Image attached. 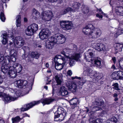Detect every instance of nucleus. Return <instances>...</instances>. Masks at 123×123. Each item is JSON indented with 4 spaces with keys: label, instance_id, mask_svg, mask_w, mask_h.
I'll use <instances>...</instances> for the list:
<instances>
[{
    "label": "nucleus",
    "instance_id": "13d9d810",
    "mask_svg": "<svg viewBox=\"0 0 123 123\" xmlns=\"http://www.w3.org/2000/svg\"><path fill=\"white\" fill-rule=\"evenodd\" d=\"M27 60L28 62H32L33 61V59H31L30 58H28Z\"/></svg>",
    "mask_w": 123,
    "mask_h": 123
},
{
    "label": "nucleus",
    "instance_id": "f704fd0d",
    "mask_svg": "<svg viewBox=\"0 0 123 123\" xmlns=\"http://www.w3.org/2000/svg\"><path fill=\"white\" fill-rule=\"evenodd\" d=\"M116 33L115 34V36L117 37L119 35L123 34V29L121 28H118Z\"/></svg>",
    "mask_w": 123,
    "mask_h": 123
},
{
    "label": "nucleus",
    "instance_id": "774afa93",
    "mask_svg": "<svg viewBox=\"0 0 123 123\" xmlns=\"http://www.w3.org/2000/svg\"><path fill=\"white\" fill-rule=\"evenodd\" d=\"M0 123H5L4 121L2 120H0Z\"/></svg>",
    "mask_w": 123,
    "mask_h": 123
},
{
    "label": "nucleus",
    "instance_id": "0e129e2a",
    "mask_svg": "<svg viewBox=\"0 0 123 123\" xmlns=\"http://www.w3.org/2000/svg\"><path fill=\"white\" fill-rule=\"evenodd\" d=\"M106 113V112L105 111H103L101 113V115L103 116L104 114Z\"/></svg>",
    "mask_w": 123,
    "mask_h": 123
},
{
    "label": "nucleus",
    "instance_id": "4468645a",
    "mask_svg": "<svg viewBox=\"0 0 123 123\" xmlns=\"http://www.w3.org/2000/svg\"><path fill=\"white\" fill-rule=\"evenodd\" d=\"M55 78L57 84H56V83L55 82H54L52 83L53 92L55 88L57 87L58 85H61L63 82L62 78L59 74H58L56 75L55 76Z\"/></svg>",
    "mask_w": 123,
    "mask_h": 123
},
{
    "label": "nucleus",
    "instance_id": "f8f14e48",
    "mask_svg": "<svg viewBox=\"0 0 123 123\" xmlns=\"http://www.w3.org/2000/svg\"><path fill=\"white\" fill-rule=\"evenodd\" d=\"M42 15V20L45 22L51 20L53 16V13L51 11L48 10L43 12Z\"/></svg>",
    "mask_w": 123,
    "mask_h": 123
},
{
    "label": "nucleus",
    "instance_id": "b1692460",
    "mask_svg": "<svg viewBox=\"0 0 123 123\" xmlns=\"http://www.w3.org/2000/svg\"><path fill=\"white\" fill-rule=\"evenodd\" d=\"M59 93L60 95L63 96L67 95L68 93L67 89L63 86L60 87Z\"/></svg>",
    "mask_w": 123,
    "mask_h": 123
},
{
    "label": "nucleus",
    "instance_id": "1a4fd4ad",
    "mask_svg": "<svg viewBox=\"0 0 123 123\" xmlns=\"http://www.w3.org/2000/svg\"><path fill=\"white\" fill-rule=\"evenodd\" d=\"M10 57L9 56L6 57L5 60L1 63V70L4 73H7L9 68L10 64L9 63Z\"/></svg>",
    "mask_w": 123,
    "mask_h": 123
},
{
    "label": "nucleus",
    "instance_id": "bb28decb",
    "mask_svg": "<svg viewBox=\"0 0 123 123\" xmlns=\"http://www.w3.org/2000/svg\"><path fill=\"white\" fill-rule=\"evenodd\" d=\"M68 89L69 91L73 92H75L77 90V86L74 84H72L68 86Z\"/></svg>",
    "mask_w": 123,
    "mask_h": 123
},
{
    "label": "nucleus",
    "instance_id": "603ef678",
    "mask_svg": "<svg viewBox=\"0 0 123 123\" xmlns=\"http://www.w3.org/2000/svg\"><path fill=\"white\" fill-rule=\"evenodd\" d=\"M118 91L117 92V93H118V94H121L122 93L123 91L122 90L120 89L119 88L118 90H117Z\"/></svg>",
    "mask_w": 123,
    "mask_h": 123
},
{
    "label": "nucleus",
    "instance_id": "0eeeda50",
    "mask_svg": "<svg viewBox=\"0 0 123 123\" xmlns=\"http://www.w3.org/2000/svg\"><path fill=\"white\" fill-rule=\"evenodd\" d=\"M15 84L17 85V86L20 88H26V90L28 92L26 93H28L29 91L31 90L32 86L27 85V82L25 80H17L15 81L14 82Z\"/></svg>",
    "mask_w": 123,
    "mask_h": 123
},
{
    "label": "nucleus",
    "instance_id": "58836bf2",
    "mask_svg": "<svg viewBox=\"0 0 123 123\" xmlns=\"http://www.w3.org/2000/svg\"><path fill=\"white\" fill-rule=\"evenodd\" d=\"M78 100L76 98H73L70 100L69 103L70 104H77L78 103Z\"/></svg>",
    "mask_w": 123,
    "mask_h": 123
},
{
    "label": "nucleus",
    "instance_id": "a19ab883",
    "mask_svg": "<svg viewBox=\"0 0 123 123\" xmlns=\"http://www.w3.org/2000/svg\"><path fill=\"white\" fill-rule=\"evenodd\" d=\"M103 120L100 119H97L96 120H93L91 122V123H102Z\"/></svg>",
    "mask_w": 123,
    "mask_h": 123
},
{
    "label": "nucleus",
    "instance_id": "473e14b6",
    "mask_svg": "<svg viewBox=\"0 0 123 123\" xmlns=\"http://www.w3.org/2000/svg\"><path fill=\"white\" fill-rule=\"evenodd\" d=\"M71 51V50L69 49H63V51L61 53L62 54L64 55L65 57H66V55H65V54H69V53Z\"/></svg>",
    "mask_w": 123,
    "mask_h": 123
},
{
    "label": "nucleus",
    "instance_id": "393cba45",
    "mask_svg": "<svg viewBox=\"0 0 123 123\" xmlns=\"http://www.w3.org/2000/svg\"><path fill=\"white\" fill-rule=\"evenodd\" d=\"M92 63L94 66L99 68H100L102 66L101 64V61L98 58L95 57Z\"/></svg>",
    "mask_w": 123,
    "mask_h": 123
},
{
    "label": "nucleus",
    "instance_id": "7ed1b4c3",
    "mask_svg": "<svg viewBox=\"0 0 123 123\" xmlns=\"http://www.w3.org/2000/svg\"><path fill=\"white\" fill-rule=\"evenodd\" d=\"M55 101V99L51 98H46L45 99H42L39 101H33L30 103L25 105L24 106L21 108V111H25L28 110L35 105L39 104L40 102L42 103L43 105L46 104H49Z\"/></svg>",
    "mask_w": 123,
    "mask_h": 123
},
{
    "label": "nucleus",
    "instance_id": "4c0bfd02",
    "mask_svg": "<svg viewBox=\"0 0 123 123\" xmlns=\"http://www.w3.org/2000/svg\"><path fill=\"white\" fill-rule=\"evenodd\" d=\"M0 17L1 20L3 22H4L6 18L5 17L4 11L3 10H2L0 12Z\"/></svg>",
    "mask_w": 123,
    "mask_h": 123
},
{
    "label": "nucleus",
    "instance_id": "338daca9",
    "mask_svg": "<svg viewBox=\"0 0 123 123\" xmlns=\"http://www.w3.org/2000/svg\"><path fill=\"white\" fill-rule=\"evenodd\" d=\"M111 68L112 69H116L114 65H112V66L111 67Z\"/></svg>",
    "mask_w": 123,
    "mask_h": 123
},
{
    "label": "nucleus",
    "instance_id": "6ab92c4d",
    "mask_svg": "<svg viewBox=\"0 0 123 123\" xmlns=\"http://www.w3.org/2000/svg\"><path fill=\"white\" fill-rule=\"evenodd\" d=\"M62 60L63 62L62 63H60L58 62H56L55 64V69L58 70H62L63 67L67 63L66 61V59L64 58H62Z\"/></svg>",
    "mask_w": 123,
    "mask_h": 123
},
{
    "label": "nucleus",
    "instance_id": "79ce46f5",
    "mask_svg": "<svg viewBox=\"0 0 123 123\" xmlns=\"http://www.w3.org/2000/svg\"><path fill=\"white\" fill-rule=\"evenodd\" d=\"M89 8L87 6H85L83 7L82 10L83 12L85 14H86L89 12Z\"/></svg>",
    "mask_w": 123,
    "mask_h": 123
},
{
    "label": "nucleus",
    "instance_id": "3c124183",
    "mask_svg": "<svg viewBox=\"0 0 123 123\" xmlns=\"http://www.w3.org/2000/svg\"><path fill=\"white\" fill-rule=\"evenodd\" d=\"M67 74L68 75L70 76H71L72 74V71L71 70H69L67 72Z\"/></svg>",
    "mask_w": 123,
    "mask_h": 123
},
{
    "label": "nucleus",
    "instance_id": "9d476101",
    "mask_svg": "<svg viewBox=\"0 0 123 123\" xmlns=\"http://www.w3.org/2000/svg\"><path fill=\"white\" fill-rule=\"evenodd\" d=\"M21 93L19 90L17 91L15 93V96H16L17 97H13L8 95L4 94V101L5 102H10L13 101L17 99V98L20 95Z\"/></svg>",
    "mask_w": 123,
    "mask_h": 123
},
{
    "label": "nucleus",
    "instance_id": "e2e57ef3",
    "mask_svg": "<svg viewBox=\"0 0 123 123\" xmlns=\"http://www.w3.org/2000/svg\"><path fill=\"white\" fill-rule=\"evenodd\" d=\"M3 82L2 78L0 76V84H1Z\"/></svg>",
    "mask_w": 123,
    "mask_h": 123
},
{
    "label": "nucleus",
    "instance_id": "72a5a7b5",
    "mask_svg": "<svg viewBox=\"0 0 123 123\" xmlns=\"http://www.w3.org/2000/svg\"><path fill=\"white\" fill-rule=\"evenodd\" d=\"M72 58L75 59L76 61L80 60V58L81 57V55L79 54H75L71 56Z\"/></svg>",
    "mask_w": 123,
    "mask_h": 123
},
{
    "label": "nucleus",
    "instance_id": "37998d69",
    "mask_svg": "<svg viewBox=\"0 0 123 123\" xmlns=\"http://www.w3.org/2000/svg\"><path fill=\"white\" fill-rule=\"evenodd\" d=\"M33 16V18L35 19H37L40 16V15L39 12H37L36 13H32Z\"/></svg>",
    "mask_w": 123,
    "mask_h": 123
},
{
    "label": "nucleus",
    "instance_id": "6e6552de",
    "mask_svg": "<svg viewBox=\"0 0 123 123\" xmlns=\"http://www.w3.org/2000/svg\"><path fill=\"white\" fill-rule=\"evenodd\" d=\"M38 26L37 25L33 24L28 26L27 29L25 30L26 34L28 36L33 35L38 30Z\"/></svg>",
    "mask_w": 123,
    "mask_h": 123
},
{
    "label": "nucleus",
    "instance_id": "2f4dec72",
    "mask_svg": "<svg viewBox=\"0 0 123 123\" xmlns=\"http://www.w3.org/2000/svg\"><path fill=\"white\" fill-rule=\"evenodd\" d=\"M22 119L19 116H17L12 118V123H18Z\"/></svg>",
    "mask_w": 123,
    "mask_h": 123
},
{
    "label": "nucleus",
    "instance_id": "a878e982",
    "mask_svg": "<svg viewBox=\"0 0 123 123\" xmlns=\"http://www.w3.org/2000/svg\"><path fill=\"white\" fill-rule=\"evenodd\" d=\"M116 12L118 15L123 16V7L120 6H117L115 8Z\"/></svg>",
    "mask_w": 123,
    "mask_h": 123
},
{
    "label": "nucleus",
    "instance_id": "c9c22d12",
    "mask_svg": "<svg viewBox=\"0 0 123 123\" xmlns=\"http://www.w3.org/2000/svg\"><path fill=\"white\" fill-rule=\"evenodd\" d=\"M72 10V9L70 7L67 8L61 12V14L62 15H64L67 13L68 12L71 11Z\"/></svg>",
    "mask_w": 123,
    "mask_h": 123
},
{
    "label": "nucleus",
    "instance_id": "de8ad7c7",
    "mask_svg": "<svg viewBox=\"0 0 123 123\" xmlns=\"http://www.w3.org/2000/svg\"><path fill=\"white\" fill-rule=\"evenodd\" d=\"M49 1L52 2H58V3H60L62 2V0H48Z\"/></svg>",
    "mask_w": 123,
    "mask_h": 123
},
{
    "label": "nucleus",
    "instance_id": "49530a36",
    "mask_svg": "<svg viewBox=\"0 0 123 123\" xmlns=\"http://www.w3.org/2000/svg\"><path fill=\"white\" fill-rule=\"evenodd\" d=\"M5 89V87L3 86H0V96H2L3 94L2 92L4 91Z\"/></svg>",
    "mask_w": 123,
    "mask_h": 123
},
{
    "label": "nucleus",
    "instance_id": "7c9ffc66",
    "mask_svg": "<svg viewBox=\"0 0 123 123\" xmlns=\"http://www.w3.org/2000/svg\"><path fill=\"white\" fill-rule=\"evenodd\" d=\"M21 18L20 15H18L16 17V24L17 27H20L21 26Z\"/></svg>",
    "mask_w": 123,
    "mask_h": 123
},
{
    "label": "nucleus",
    "instance_id": "423d86ee",
    "mask_svg": "<svg viewBox=\"0 0 123 123\" xmlns=\"http://www.w3.org/2000/svg\"><path fill=\"white\" fill-rule=\"evenodd\" d=\"M84 70L83 74L84 75H89L95 79H99L98 74L91 68L85 67L84 68Z\"/></svg>",
    "mask_w": 123,
    "mask_h": 123
},
{
    "label": "nucleus",
    "instance_id": "c03bdc74",
    "mask_svg": "<svg viewBox=\"0 0 123 123\" xmlns=\"http://www.w3.org/2000/svg\"><path fill=\"white\" fill-rule=\"evenodd\" d=\"M25 53L27 52L28 53L29 52V48L27 46H24L22 47Z\"/></svg>",
    "mask_w": 123,
    "mask_h": 123
},
{
    "label": "nucleus",
    "instance_id": "cd10ccee",
    "mask_svg": "<svg viewBox=\"0 0 123 123\" xmlns=\"http://www.w3.org/2000/svg\"><path fill=\"white\" fill-rule=\"evenodd\" d=\"M40 55V53L37 51H33L31 54V58L37 59L39 57Z\"/></svg>",
    "mask_w": 123,
    "mask_h": 123
},
{
    "label": "nucleus",
    "instance_id": "39448f33",
    "mask_svg": "<svg viewBox=\"0 0 123 123\" xmlns=\"http://www.w3.org/2000/svg\"><path fill=\"white\" fill-rule=\"evenodd\" d=\"M57 111H55V108L53 109V111H55V121H60L63 120L66 116V112L64 109L61 107L57 108Z\"/></svg>",
    "mask_w": 123,
    "mask_h": 123
},
{
    "label": "nucleus",
    "instance_id": "4be33fe9",
    "mask_svg": "<svg viewBox=\"0 0 123 123\" xmlns=\"http://www.w3.org/2000/svg\"><path fill=\"white\" fill-rule=\"evenodd\" d=\"M95 49L98 51H104L106 50L105 45L102 43H98L96 44Z\"/></svg>",
    "mask_w": 123,
    "mask_h": 123
},
{
    "label": "nucleus",
    "instance_id": "6e6d98bb",
    "mask_svg": "<svg viewBox=\"0 0 123 123\" xmlns=\"http://www.w3.org/2000/svg\"><path fill=\"white\" fill-rule=\"evenodd\" d=\"M112 60L113 61L114 63V64L116 63V58L115 57H113L112 58Z\"/></svg>",
    "mask_w": 123,
    "mask_h": 123
},
{
    "label": "nucleus",
    "instance_id": "69168bd1",
    "mask_svg": "<svg viewBox=\"0 0 123 123\" xmlns=\"http://www.w3.org/2000/svg\"><path fill=\"white\" fill-rule=\"evenodd\" d=\"M36 47H37L38 48H41L42 47V46L41 45H39L37 44H36Z\"/></svg>",
    "mask_w": 123,
    "mask_h": 123
},
{
    "label": "nucleus",
    "instance_id": "e433bc0d",
    "mask_svg": "<svg viewBox=\"0 0 123 123\" xmlns=\"http://www.w3.org/2000/svg\"><path fill=\"white\" fill-rule=\"evenodd\" d=\"M123 47V45L122 44L119 43H117L116 44L115 49L117 51L121 52L122 51V48Z\"/></svg>",
    "mask_w": 123,
    "mask_h": 123
},
{
    "label": "nucleus",
    "instance_id": "c756f323",
    "mask_svg": "<svg viewBox=\"0 0 123 123\" xmlns=\"http://www.w3.org/2000/svg\"><path fill=\"white\" fill-rule=\"evenodd\" d=\"M66 58L69 59V65L71 66H73L75 64V59L72 58V57L69 56L68 55H66Z\"/></svg>",
    "mask_w": 123,
    "mask_h": 123
},
{
    "label": "nucleus",
    "instance_id": "09e8293b",
    "mask_svg": "<svg viewBox=\"0 0 123 123\" xmlns=\"http://www.w3.org/2000/svg\"><path fill=\"white\" fill-rule=\"evenodd\" d=\"M71 108L72 109H74L77 107V104H70Z\"/></svg>",
    "mask_w": 123,
    "mask_h": 123
},
{
    "label": "nucleus",
    "instance_id": "a18cd8bd",
    "mask_svg": "<svg viewBox=\"0 0 123 123\" xmlns=\"http://www.w3.org/2000/svg\"><path fill=\"white\" fill-rule=\"evenodd\" d=\"M112 86L113 88L116 90H118L119 88L118 85L117 83L114 84Z\"/></svg>",
    "mask_w": 123,
    "mask_h": 123
},
{
    "label": "nucleus",
    "instance_id": "f03ea898",
    "mask_svg": "<svg viewBox=\"0 0 123 123\" xmlns=\"http://www.w3.org/2000/svg\"><path fill=\"white\" fill-rule=\"evenodd\" d=\"M66 40V38L64 35L62 34L57 33L49 37L46 41V47L48 49H51L55 44L63 43Z\"/></svg>",
    "mask_w": 123,
    "mask_h": 123
},
{
    "label": "nucleus",
    "instance_id": "20e7f679",
    "mask_svg": "<svg viewBox=\"0 0 123 123\" xmlns=\"http://www.w3.org/2000/svg\"><path fill=\"white\" fill-rule=\"evenodd\" d=\"M82 31L85 34L88 35L90 38L92 39L99 37L101 34V31L98 28L91 30L85 27L83 28Z\"/></svg>",
    "mask_w": 123,
    "mask_h": 123
},
{
    "label": "nucleus",
    "instance_id": "864d4df0",
    "mask_svg": "<svg viewBox=\"0 0 123 123\" xmlns=\"http://www.w3.org/2000/svg\"><path fill=\"white\" fill-rule=\"evenodd\" d=\"M55 58H57L58 59H61L60 60L62 61V58H64V57H62L60 55H58L56 56L55 57Z\"/></svg>",
    "mask_w": 123,
    "mask_h": 123
},
{
    "label": "nucleus",
    "instance_id": "052dcab7",
    "mask_svg": "<svg viewBox=\"0 0 123 123\" xmlns=\"http://www.w3.org/2000/svg\"><path fill=\"white\" fill-rule=\"evenodd\" d=\"M33 13H37V12H39L38 11H37V10H36L35 8H34L33 9Z\"/></svg>",
    "mask_w": 123,
    "mask_h": 123
},
{
    "label": "nucleus",
    "instance_id": "5701e85b",
    "mask_svg": "<svg viewBox=\"0 0 123 123\" xmlns=\"http://www.w3.org/2000/svg\"><path fill=\"white\" fill-rule=\"evenodd\" d=\"M112 75L113 77L115 76V77H114V78H116L120 79H123V72L121 71H118L117 72H113Z\"/></svg>",
    "mask_w": 123,
    "mask_h": 123
},
{
    "label": "nucleus",
    "instance_id": "aec40b11",
    "mask_svg": "<svg viewBox=\"0 0 123 123\" xmlns=\"http://www.w3.org/2000/svg\"><path fill=\"white\" fill-rule=\"evenodd\" d=\"M12 68V67H11V65L10 64L9 68L7 73L10 77L14 78L17 75V73L16 71H14V69Z\"/></svg>",
    "mask_w": 123,
    "mask_h": 123
},
{
    "label": "nucleus",
    "instance_id": "ea45409f",
    "mask_svg": "<svg viewBox=\"0 0 123 123\" xmlns=\"http://www.w3.org/2000/svg\"><path fill=\"white\" fill-rule=\"evenodd\" d=\"M119 68L122 69H123V58H121L119 60Z\"/></svg>",
    "mask_w": 123,
    "mask_h": 123
},
{
    "label": "nucleus",
    "instance_id": "9b49d317",
    "mask_svg": "<svg viewBox=\"0 0 123 123\" xmlns=\"http://www.w3.org/2000/svg\"><path fill=\"white\" fill-rule=\"evenodd\" d=\"M61 28L65 30H68L72 28V22L69 20H61L60 22Z\"/></svg>",
    "mask_w": 123,
    "mask_h": 123
},
{
    "label": "nucleus",
    "instance_id": "a211bd4d",
    "mask_svg": "<svg viewBox=\"0 0 123 123\" xmlns=\"http://www.w3.org/2000/svg\"><path fill=\"white\" fill-rule=\"evenodd\" d=\"M10 64L11 67H12V68L14 69H15L17 73H19L22 70L23 67L20 64L15 63V62H11Z\"/></svg>",
    "mask_w": 123,
    "mask_h": 123
},
{
    "label": "nucleus",
    "instance_id": "680f3d73",
    "mask_svg": "<svg viewBox=\"0 0 123 123\" xmlns=\"http://www.w3.org/2000/svg\"><path fill=\"white\" fill-rule=\"evenodd\" d=\"M118 94V93H114L113 94V96L114 98H116L118 96V95L117 94Z\"/></svg>",
    "mask_w": 123,
    "mask_h": 123
},
{
    "label": "nucleus",
    "instance_id": "4d7b16f0",
    "mask_svg": "<svg viewBox=\"0 0 123 123\" xmlns=\"http://www.w3.org/2000/svg\"><path fill=\"white\" fill-rule=\"evenodd\" d=\"M103 104V102H98L97 103H96V104L98 105H102Z\"/></svg>",
    "mask_w": 123,
    "mask_h": 123
},
{
    "label": "nucleus",
    "instance_id": "8fccbe9b",
    "mask_svg": "<svg viewBox=\"0 0 123 123\" xmlns=\"http://www.w3.org/2000/svg\"><path fill=\"white\" fill-rule=\"evenodd\" d=\"M93 26L92 24H90L86 26V27L89 29H91L92 28Z\"/></svg>",
    "mask_w": 123,
    "mask_h": 123
},
{
    "label": "nucleus",
    "instance_id": "5fc2aeb1",
    "mask_svg": "<svg viewBox=\"0 0 123 123\" xmlns=\"http://www.w3.org/2000/svg\"><path fill=\"white\" fill-rule=\"evenodd\" d=\"M96 16L97 17L99 18H103V16L101 14L100 15L98 14H96Z\"/></svg>",
    "mask_w": 123,
    "mask_h": 123
},
{
    "label": "nucleus",
    "instance_id": "bf43d9fd",
    "mask_svg": "<svg viewBox=\"0 0 123 123\" xmlns=\"http://www.w3.org/2000/svg\"><path fill=\"white\" fill-rule=\"evenodd\" d=\"M98 11H99V12H102V14L103 15H104L105 16H106V14L104 13L101 10V9H98Z\"/></svg>",
    "mask_w": 123,
    "mask_h": 123
},
{
    "label": "nucleus",
    "instance_id": "dca6fc26",
    "mask_svg": "<svg viewBox=\"0 0 123 123\" xmlns=\"http://www.w3.org/2000/svg\"><path fill=\"white\" fill-rule=\"evenodd\" d=\"M94 52L89 53L88 52L86 53H85L84 59H85L86 61L91 62L92 63L94 60L95 58L94 56Z\"/></svg>",
    "mask_w": 123,
    "mask_h": 123
},
{
    "label": "nucleus",
    "instance_id": "f257e3e1",
    "mask_svg": "<svg viewBox=\"0 0 123 123\" xmlns=\"http://www.w3.org/2000/svg\"><path fill=\"white\" fill-rule=\"evenodd\" d=\"M1 33V37L3 38L2 42L5 45L7 43L9 37L10 40L9 42H10L9 44L10 45H12V42L14 43L15 46L17 47H20L23 46L25 43L24 40L21 37H16L14 40V37L13 35V34L12 32L3 31Z\"/></svg>",
    "mask_w": 123,
    "mask_h": 123
},
{
    "label": "nucleus",
    "instance_id": "2eb2a0df",
    "mask_svg": "<svg viewBox=\"0 0 123 123\" xmlns=\"http://www.w3.org/2000/svg\"><path fill=\"white\" fill-rule=\"evenodd\" d=\"M10 53L11 54V56L8 55L7 56H9L10 57L9 63L11 62H14L16 61L17 58V51L14 49H13L11 50L10 52Z\"/></svg>",
    "mask_w": 123,
    "mask_h": 123
},
{
    "label": "nucleus",
    "instance_id": "c85d7f7f",
    "mask_svg": "<svg viewBox=\"0 0 123 123\" xmlns=\"http://www.w3.org/2000/svg\"><path fill=\"white\" fill-rule=\"evenodd\" d=\"M80 6V4L77 2H74L73 4L72 7L74 11H76V10L78 9Z\"/></svg>",
    "mask_w": 123,
    "mask_h": 123
},
{
    "label": "nucleus",
    "instance_id": "f3484780",
    "mask_svg": "<svg viewBox=\"0 0 123 123\" xmlns=\"http://www.w3.org/2000/svg\"><path fill=\"white\" fill-rule=\"evenodd\" d=\"M86 108L87 109L86 112L88 113L89 116L91 118H92L95 112L101 109L98 106L94 107L90 110L88 109L87 107H86Z\"/></svg>",
    "mask_w": 123,
    "mask_h": 123
},
{
    "label": "nucleus",
    "instance_id": "412c9836",
    "mask_svg": "<svg viewBox=\"0 0 123 123\" xmlns=\"http://www.w3.org/2000/svg\"><path fill=\"white\" fill-rule=\"evenodd\" d=\"M121 120L119 118L117 115L113 116L110 119L107 120V122L109 123H116L117 122H120Z\"/></svg>",
    "mask_w": 123,
    "mask_h": 123
},
{
    "label": "nucleus",
    "instance_id": "ddd939ff",
    "mask_svg": "<svg viewBox=\"0 0 123 123\" xmlns=\"http://www.w3.org/2000/svg\"><path fill=\"white\" fill-rule=\"evenodd\" d=\"M51 34L50 31L48 29H43L40 32L39 37L41 39L44 40L47 38Z\"/></svg>",
    "mask_w": 123,
    "mask_h": 123
}]
</instances>
